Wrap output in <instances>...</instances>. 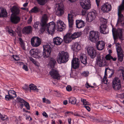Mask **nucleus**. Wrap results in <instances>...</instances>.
Wrapping results in <instances>:
<instances>
[{
	"label": "nucleus",
	"mask_w": 124,
	"mask_h": 124,
	"mask_svg": "<svg viewBox=\"0 0 124 124\" xmlns=\"http://www.w3.org/2000/svg\"><path fill=\"white\" fill-rule=\"evenodd\" d=\"M71 34L70 33H67L64 36L63 40L66 43H68L70 42L73 40L71 37Z\"/></svg>",
	"instance_id": "nucleus-25"
},
{
	"label": "nucleus",
	"mask_w": 124,
	"mask_h": 124,
	"mask_svg": "<svg viewBox=\"0 0 124 124\" xmlns=\"http://www.w3.org/2000/svg\"><path fill=\"white\" fill-rule=\"evenodd\" d=\"M62 42V39L59 37H56L54 38L53 39V42L54 44L57 45H60Z\"/></svg>",
	"instance_id": "nucleus-28"
},
{
	"label": "nucleus",
	"mask_w": 124,
	"mask_h": 124,
	"mask_svg": "<svg viewBox=\"0 0 124 124\" xmlns=\"http://www.w3.org/2000/svg\"><path fill=\"white\" fill-rule=\"evenodd\" d=\"M63 3L61 2L56 4V7H57L56 12L57 15L58 16H60L63 14Z\"/></svg>",
	"instance_id": "nucleus-16"
},
{
	"label": "nucleus",
	"mask_w": 124,
	"mask_h": 124,
	"mask_svg": "<svg viewBox=\"0 0 124 124\" xmlns=\"http://www.w3.org/2000/svg\"><path fill=\"white\" fill-rule=\"evenodd\" d=\"M80 59L81 62L84 64H86L87 62V58L86 55L84 54H80Z\"/></svg>",
	"instance_id": "nucleus-29"
},
{
	"label": "nucleus",
	"mask_w": 124,
	"mask_h": 124,
	"mask_svg": "<svg viewBox=\"0 0 124 124\" xmlns=\"http://www.w3.org/2000/svg\"><path fill=\"white\" fill-rule=\"evenodd\" d=\"M23 68L26 71H28V69L27 66L25 65H23Z\"/></svg>",
	"instance_id": "nucleus-57"
},
{
	"label": "nucleus",
	"mask_w": 124,
	"mask_h": 124,
	"mask_svg": "<svg viewBox=\"0 0 124 124\" xmlns=\"http://www.w3.org/2000/svg\"><path fill=\"white\" fill-rule=\"evenodd\" d=\"M24 102V106H25L27 109L28 110H30V107L29 103L26 101H25Z\"/></svg>",
	"instance_id": "nucleus-46"
},
{
	"label": "nucleus",
	"mask_w": 124,
	"mask_h": 124,
	"mask_svg": "<svg viewBox=\"0 0 124 124\" xmlns=\"http://www.w3.org/2000/svg\"><path fill=\"white\" fill-rule=\"evenodd\" d=\"M13 98L11 96L9 95L8 94V95H6L5 97V99L7 100H10Z\"/></svg>",
	"instance_id": "nucleus-48"
},
{
	"label": "nucleus",
	"mask_w": 124,
	"mask_h": 124,
	"mask_svg": "<svg viewBox=\"0 0 124 124\" xmlns=\"http://www.w3.org/2000/svg\"><path fill=\"white\" fill-rule=\"evenodd\" d=\"M32 30L31 27L30 26H28L24 27L22 32L24 34H28Z\"/></svg>",
	"instance_id": "nucleus-30"
},
{
	"label": "nucleus",
	"mask_w": 124,
	"mask_h": 124,
	"mask_svg": "<svg viewBox=\"0 0 124 124\" xmlns=\"http://www.w3.org/2000/svg\"><path fill=\"white\" fill-rule=\"evenodd\" d=\"M39 24V22H36L34 23L33 25V26L34 27L35 29L37 28Z\"/></svg>",
	"instance_id": "nucleus-53"
},
{
	"label": "nucleus",
	"mask_w": 124,
	"mask_h": 124,
	"mask_svg": "<svg viewBox=\"0 0 124 124\" xmlns=\"http://www.w3.org/2000/svg\"><path fill=\"white\" fill-rule=\"evenodd\" d=\"M8 93L13 98L16 97V95L15 92L13 90H10L8 91Z\"/></svg>",
	"instance_id": "nucleus-36"
},
{
	"label": "nucleus",
	"mask_w": 124,
	"mask_h": 124,
	"mask_svg": "<svg viewBox=\"0 0 124 124\" xmlns=\"http://www.w3.org/2000/svg\"><path fill=\"white\" fill-rule=\"evenodd\" d=\"M85 86L87 88H88L90 87H91V88H93L94 87L93 86H90L87 83H86V84L85 85Z\"/></svg>",
	"instance_id": "nucleus-62"
},
{
	"label": "nucleus",
	"mask_w": 124,
	"mask_h": 124,
	"mask_svg": "<svg viewBox=\"0 0 124 124\" xmlns=\"http://www.w3.org/2000/svg\"><path fill=\"white\" fill-rule=\"evenodd\" d=\"M55 24L53 22H50L46 24L44 28H41L40 29V31L41 33L45 31H46L49 34H52L55 30Z\"/></svg>",
	"instance_id": "nucleus-4"
},
{
	"label": "nucleus",
	"mask_w": 124,
	"mask_h": 124,
	"mask_svg": "<svg viewBox=\"0 0 124 124\" xmlns=\"http://www.w3.org/2000/svg\"><path fill=\"white\" fill-rule=\"evenodd\" d=\"M81 101L82 102L83 105H90V103L85 99L82 98L81 99Z\"/></svg>",
	"instance_id": "nucleus-44"
},
{
	"label": "nucleus",
	"mask_w": 124,
	"mask_h": 124,
	"mask_svg": "<svg viewBox=\"0 0 124 124\" xmlns=\"http://www.w3.org/2000/svg\"><path fill=\"white\" fill-rule=\"evenodd\" d=\"M1 12L0 13V17H4L7 16V13L5 9L1 7Z\"/></svg>",
	"instance_id": "nucleus-33"
},
{
	"label": "nucleus",
	"mask_w": 124,
	"mask_h": 124,
	"mask_svg": "<svg viewBox=\"0 0 124 124\" xmlns=\"http://www.w3.org/2000/svg\"><path fill=\"white\" fill-rule=\"evenodd\" d=\"M56 63V62L54 58H51L48 65L51 68H53L54 67Z\"/></svg>",
	"instance_id": "nucleus-32"
},
{
	"label": "nucleus",
	"mask_w": 124,
	"mask_h": 124,
	"mask_svg": "<svg viewBox=\"0 0 124 124\" xmlns=\"http://www.w3.org/2000/svg\"><path fill=\"white\" fill-rule=\"evenodd\" d=\"M84 107H85L88 111H90V108L88 106H84Z\"/></svg>",
	"instance_id": "nucleus-61"
},
{
	"label": "nucleus",
	"mask_w": 124,
	"mask_h": 124,
	"mask_svg": "<svg viewBox=\"0 0 124 124\" xmlns=\"http://www.w3.org/2000/svg\"><path fill=\"white\" fill-rule=\"evenodd\" d=\"M104 57H101L99 55H98L96 60V63L100 67H102L106 64V61L103 60Z\"/></svg>",
	"instance_id": "nucleus-17"
},
{
	"label": "nucleus",
	"mask_w": 124,
	"mask_h": 124,
	"mask_svg": "<svg viewBox=\"0 0 124 124\" xmlns=\"http://www.w3.org/2000/svg\"><path fill=\"white\" fill-rule=\"evenodd\" d=\"M118 18L117 24L124 25V18L121 14L122 12L124 10V0H123L122 4L118 6Z\"/></svg>",
	"instance_id": "nucleus-2"
},
{
	"label": "nucleus",
	"mask_w": 124,
	"mask_h": 124,
	"mask_svg": "<svg viewBox=\"0 0 124 124\" xmlns=\"http://www.w3.org/2000/svg\"><path fill=\"white\" fill-rule=\"evenodd\" d=\"M11 10L12 13L10 18L11 21L13 23H17L20 20V17L16 15L19 13V9L17 7L14 6L11 8Z\"/></svg>",
	"instance_id": "nucleus-1"
},
{
	"label": "nucleus",
	"mask_w": 124,
	"mask_h": 124,
	"mask_svg": "<svg viewBox=\"0 0 124 124\" xmlns=\"http://www.w3.org/2000/svg\"><path fill=\"white\" fill-rule=\"evenodd\" d=\"M23 88L24 90H26L28 89V86L26 84H25L23 87Z\"/></svg>",
	"instance_id": "nucleus-59"
},
{
	"label": "nucleus",
	"mask_w": 124,
	"mask_h": 124,
	"mask_svg": "<svg viewBox=\"0 0 124 124\" xmlns=\"http://www.w3.org/2000/svg\"><path fill=\"white\" fill-rule=\"evenodd\" d=\"M105 43L103 41H98L96 43L97 49L99 50H103L105 47Z\"/></svg>",
	"instance_id": "nucleus-27"
},
{
	"label": "nucleus",
	"mask_w": 124,
	"mask_h": 124,
	"mask_svg": "<svg viewBox=\"0 0 124 124\" xmlns=\"http://www.w3.org/2000/svg\"><path fill=\"white\" fill-rule=\"evenodd\" d=\"M30 53L32 56L36 58L39 59L42 56L41 51L37 49H32L30 50Z\"/></svg>",
	"instance_id": "nucleus-10"
},
{
	"label": "nucleus",
	"mask_w": 124,
	"mask_h": 124,
	"mask_svg": "<svg viewBox=\"0 0 124 124\" xmlns=\"http://www.w3.org/2000/svg\"><path fill=\"white\" fill-rule=\"evenodd\" d=\"M87 51L88 54L92 59L96 56L97 53L94 47L91 46H88L87 48Z\"/></svg>",
	"instance_id": "nucleus-13"
},
{
	"label": "nucleus",
	"mask_w": 124,
	"mask_h": 124,
	"mask_svg": "<svg viewBox=\"0 0 124 124\" xmlns=\"http://www.w3.org/2000/svg\"><path fill=\"white\" fill-rule=\"evenodd\" d=\"M112 86L113 89L115 90H119L121 86V82L119 78L115 77L113 80Z\"/></svg>",
	"instance_id": "nucleus-9"
},
{
	"label": "nucleus",
	"mask_w": 124,
	"mask_h": 124,
	"mask_svg": "<svg viewBox=\"0 0 124 124\" xmlns=\"http://www.w3.org/2000/svg\"><path fill=\"white\" fill-rule=\"evenodd\" d=\"M100 32L104 34H107L108 33L109 30L106 24H101L100 26Z\"/></svg>",
	"instance_id": "nucleus-24"
},
{
	"label": "nucleus",
	"mask_w": 124,
	"mask_h": 124,
	"mask_svg": "<svg viewBox=\"0 0 124 124\" xmlns=\"http://www.w3.org/2000/svg\"><path fill=\"white\" fill-rule=\"evenodd\" d=\"M17 100L18 102L21 103H23L25 101L23 99L19 97H18L17 98Z\"/></svg>",
	"instance_id": "nucleus-50"
},
{
	"label": "nucleus",
	"mask_w": 124,
	"mask_h": 124,
	"mask_svg": "<svg viewBox=\"0 0 124 124\" xmlns=\"http://www.w3.org/2000/svg\"><path fill=\"white\" fill-rule=\"evenodd\" d=\"M80 4L83 9L88 10L91 8V4L90 0H80Z\"/></svg>",
	"instance_id": "nucleus-11"
},
{
	"label": "nucleus",
	"mask_w": 124,
	"mask_h": 124,
	"mask_svg": "<svg viewBox=\"0 0 124 124\" xmlns=\"http://www.w3.org/2000/svg\"><path fill=\"white\" fill-rule=\"evenodd\" d=\"M8 32L9 34L12 36H14V32L12 30H10L8 31Z\"/></svg>",
	"instance_id": "nucleus-55"
},
{
	"label": "nucleus",
	"mask_w": 124,
	"mask_h": 124,
	"mask_svg": "<svg viewBox=\"0 0 124 124\" xmlns=\"http://www.w3.org/2000/svg\"><path fill=\"white\" fill-rule=\"evenodd\" d=\"M71 113V112H66L65 113V115L66 116H68L70 115V114Z\"/></svg>",
	"instance_id": "nucleus-64"
},
{
	"label": "nucleus",
	"mask_w": 124,
	"mask_h": 124,
	"mask_svg": "<svg viewBox=\"0 0 124 124\" xmlns=\"http://www.w3.org/2000/svg\"><path fill=\"white\" fill-rule=\"evenodd\" d=\"M30 60L36 66L39 67V64L38 62H36L32 58H30Z\"/></svg>",
	"instance_id": "nucleus-43"
},
{
	"label": "nucleus",
	"mask_w": 124,
	"mask_h": 124,
	"mask_svg": "<svg viewBox=\"0 0 124 124\" xmlns=\"http://www.w3.org/2000/svg\"><path fill=\"white\" fill-rule=\"evenodd\" d=\"M99 33L97 31H91L90 32L89 34V38L91 41L95 42L99 39Z\"/></svg>",
	"instance_id": "nucleus-6"
},
{
	"label": "nucleus",
	"mask_w": 124,
	"mask_h": 124,
	"mask_svg": "<svg viewBox=\"0 0 124 124\" xmlns=\"http://www.w3.org/2000/svg\"><path fill=\"white\" fill-rule=\"evenodd\" d=\"M81 14L82 15H85L86 14V12L85 10H82L81 11Z\"/></svg>",
	"instance_id": "nucleus-63"
},
{
	"label": "nucleus",
	"mask_w": 124,
	"mask_h": 124,
	"mask_svg": "<svg viewBox=\"0 0 124 124\" xmlns=\"http://www.w3.org/2000/svg\"><path fill=\"white\" fill-rule=\"evenodd\" d=\"M32 20V17L31 16L30 17L28 21V24H30Z\"/></svg>",
	"instance_id": "nucleus-58"
},
{
	"label": "nucleus",
	"mask_w": 124,
	"mask_h": 124,
	"mask_svg": "<svg viewBox=\"0 0 124 124\" xmlns=\"http://www.w3.org/2000/svg\"><path fill=\"white\" fill-rule=\"evenodd\" d=\"M69 57V55L68 52L61 51L58 54L57 62L60 64L66 62L68 60Z\"/></svg>",
	"instance_id": "nucleus-3"
},
{
	"label": "nucleus",
	"mask_w": 124,
	"mask_h": 124,
	"mask_svg": "<svg viewBox=\"0 0 124 124\" xmlns=\"http://www.w3.org/2000/svg\"><path fill=\"white\" fill-rule=\"evenodd\" d=\"M111 56L109 54H108L105 57V58L106 60H110L111 58Z\"/></svg>",
	"instance_id": "nucleus-51"
},
{
	"label": "nucleus",
	"mask_w": 124,
	"mask_h": 124,
	"mask_svg": "<svg viewBox=\"0 0 124 124\" xmlns=\"http://www.w3.org/2000/svg\"><path fill=\"white\" fill-rule=\"evenodd\" d=\"M124 30L123 29L118 28L116 30L112 27V32L113 36L114 41L118 37L120 39H123V36L122 33Z\"/></svg>",
	"instance_id": "nucleus-5"
},
{
	"label": "nucleus",
	"mask_w": 124,
	"mask_h": 124,
	"mask_svg": "<svg viewBox=\"0 0 124 124\" xmlns=\"http://www.w3.org/2000/svg\"><path fill=\"white\" fill-rule=\"evenodd\" d=\"M80 62L78 58H73L71 61V67L74 69L78 68Z\"/></svg>",
	"instance_id": "nucleus-21"
},
{
	"label": "nucleus",
	"mask_w": 124,
	"mask_h": 124,
	"mask_svg": "<svg viewBox=\"0 0 124 124\" xmlns=\"http://www.w3.org/2000/svg\"><path fill=\"white\" fill-rule=\"evenodd\" d=\"M43 57L44 58L48 57L51 54L52 48L48 44H46L43 46Z\"/></svg>",
	"instance_id": "nucleus-7"
},
{
	"label": "nucleus",
	"mask_w": 124,
	"mask_h": 124,
	"mask_svg": "<svg viewBox=\"0 0 124 124\" xmlns=\"http://www.w3.org/2000/svg\"><path fill=\"white\" fill-rule=\"evenodd\" d=\"M82 34V32L81 31L75 32L72 35H71V37L72 39H74L79 37Z\"/></svg>",
	"instance_id": "nucleus-34"
},
{
	"label": "nucleus",
	"mask_w": 124,
	"mask_h": 124,
	"mask_svg": "<svg viewBox=\"0 0 124 124\" xmlns=\"http://www.w3.org/2000/svg\"><path fill=\"white\" fill-rule=\"evenodd\" d=\"M50 75L53 78L59 79L60 78V76L59 73L58 71L52 69L49 72Z\"/></svg>",
	"instance_id": "nucleus-20"
},
{
	"label": "nucleus",
	"mask_w": 124,
	"mask_h": 124,
	"mask_svg": "<svg viewBox=\"0 0 124 124\" xmlns=\"http://www.w3.org/2000/svg\"><path fill=\"white\" fill-rule=\"evenodd\" d=\"M116 50L117 53L118 60L120 62H122L123 60V51L120 45L118 43L116 44Z\"/></svg>",
	"instance_id": "nucleus-8"
},
{
	"label": "nucleus",
	"mask_w": 124,
	"mask_h": 124,
	"mask_svg": "<svg viewBox=\"0 0 124 124\" xmlns=\"http://www.w3.org/2000/svg\"><path fill=\"white\" fill-rule=\"evenodd\" d=\"M0 118L3 120H6L7 118V116L5 115H3L0 113Z\"/></svg>",
	"instance_id": "nucleus-47"
},
{
	"label": "nucleus",
	"mask_w": 124,
	"mask_h": 124,
	"mask_svg": "<svg viewBox=\"0 0 124 124\" xmlns=\"http://www.w3.org/2000/svg\"><path fill=\"white\" fill-rule=\"evenodd\" d=\"M118 70L121 72L123 78L124 79V68L122 67H120L119 68Z\"/></svg>",
	"instance_id": "nucleus-41"
},
{
	"label": "nucleus",
	"mask_w": 124,
	"mask_h": 124,
	"mask_svg": "<svg viewBox=\"0 0 124 124\" xmlns=\"http://www.w3.org/2000/svg\"><path fill=\"white\" fill-rule=\"evenodd\" d=\"M41 42L40 39L37 37H33L31 40V45L34 47H37L39 46L41 44Z\"/></svg>",
	"instance_id": "nucleus-15"
},
{
	"label": "nucleus",
	"mask_w": 124,
	"mask_h": 124,
	"mask_svg": "<svg viewBox=\"0 0 124 124\" xmlns=\"http://www.w3.org/2000/svg\"><path fill=\"white\" fill-rule=\"evenodd\" d=\"M39 11V8L37 7L36 6L32 8L30 11L29 13H37Z\"/></svg>",
	"instance_id": "nucleus-38"
},
{
	"label": "nucleus",
	"mask_w": 124,
	"mask_h": 124,
	"mask_svg": "<svg viewBox=\"0 0 124 124\" xmlns=\"http://www.w3.org/2000/svg\"><path fill=\"white\" fill-rule=\"evenodd\" d=\"M19 43L21 47L23 50H25L26 49L25 44L24 41L21 38H19Z\"/></svg>",
	"instance_id": "nucleus-35"
},
{
	"label": "nucleus",
	"mask_w": 124,
	"mask_h": 124,
	"mask_svg": "<svg viewBox=\"0 0 124 124\" xmlns=\"http://www.w3.org/2000/svg\"><path fill=\"white\" fill-rule=\"evenodd\" d=\"M42 101L43 102L47 104H49L51 103L50 101L49 100L45 98H43Z\"/></svg>",
	"instance_id": "nucleus-45"
},
{
	"label": "nucleus",
	"mask_w": 124,
	"mask_h": 124,
	"mask_svg": "<svg viewBox=\"0 0 124 124\" xmlns=\"http://www.w3.org/2000/svg\"><path fill=\"white\" fill-rule=\"evenodd\" d=\"M48 19L47 16L46 14L44 15L41 19L40 25L41 28H44V27L46 25Z\"/></svg>",
	"instance_id": "nucleus-22"
},
{
	"label": "nucleus",
	"mask_w": 124,
	"mask_h": 124,
	"mask_svg": "<svg viewBox=\"0 0 124 124\" xmlns=\"http://www.w3.org/2000/svg\"><path fill=\"white\" fill-rule=\"evenodd\" d=\"M89 72L88 71L83 72L81 74V75L83 76L86 77L87 76L89 75Z\"/></svg>",
	"instance_id": "nucleus-49"
},
{
	"label": "nucleus",
	"mask_w": 124,
	"mask_h": 124,
	"mask_svg": "<svg viewBox=\"0 0 124 124\" xmlns=\"http://www.w3.org/2000/svg\"><path fill=\"white\" fill-rule=\"evenodd\" d=\"M76 98L74 97H71L69 99V101L71 104H75L76 102Z\"/></svg>",
	"instance_id": "nucleus-37"
},
{
	"label": "nucleus",
	"mask_w": 124,
	"mask_h": 124,
	"mask_svg": "<svg viewBox=\"0 0 124 124\" xmlns=\"http://www.w3.org/2000/svg\"><path fill=\"white\" fill-rule=\"evenodd\" d=\"M76 26L77 28L79 29L84 27L85 23L84 22L81 20H76Z\"/></svg>",
	"instance_id": "nucleus-26"
},
{
	"label": "nucleus",
	"mask_w": 124,
	"mask_h": 124,
	"mask_svg": "<svg viewBox=\"0 0 124 124\" xmlns=\"http://www.w3.org/2000/svg\"><path fill=\"white\" fill-rule=\"evenodd\" d=\"M42 115L43 116H45V117L47 118L48 117L47 114L45 111L43 112Z\"/></svg>",
	"instance_id": "nucleus-60"
},
{
	"label": "nucleus",
	"mask_w": 124,
	"mask_h": 124,
	"mask_svg": "<svg viewBox=\"0 0 124 124\" xmlns=\"http://www.w3.org/2000/svg\"><path fill=\"white\" fill-rule=\"evenodd\" d=\"M29 88L31 90L34 91L35 92H38L39 90L40 89H39V88H40V86H39L38 89L37 88L36 86L33 84H31L29 85Z\"/></svg>",
	"instance_id": "nucleus-31"
},
{
	"label": "nucleus",
	"mask_w": 124,
	"mask_h": 124,
	"mask_svg": "<svg viewBox=\"0 0 124 124\" xmlns=\"http://www.w3.org/2000/svg\"><path fill=\"white\" fill-rule=\"evenodd\" d=\"M76 13L75 11H71L70 13L68 15V20L69 27L71 28L72 27L74 23V20L73 19V16L76 14Z\"/></svg>",
	"instance_id": "nucleus-14"
},
{
	"label": "nucleus",
	"mask_w": 124,
	"mask_h": 124,
	"mask_svg": "<svg viewBox=\"0 0 124 124\" xmlns=\"http://www.w3.org/2000/svg\"><path fill=\"white\" fill-rule=\"evenodd\" d=\"M111 5L107 3L101 6V9L103 13H107L111 11Z\"/></svg>",
	"instance_id": "nucleus-19"
},
{
	"label": "nucleus",
	"mask_w": 124,
	"mask_h": 124,
	"mask_svg": "<svg viewBox=\"0 0 124 124\" xmlns=\"http://www.w3.org/2000/svg\"><path fill=\"white\" fill-rule=\"evenodd\" d=\"M96 15V13L95 11L89 12L86 18V21L91 22L95 19Z\"/></svg>",
	"instance_id": "nucleus-18"
},
{
	"label": "nucleus",
	"mask_w": 124,
	"mask_h": 124,
	"mask_svg": "<svg viewBox=\"0 0 124 124\" xmlns=\"http://www.w3.org/2000/svg\"><path fill=\"white\" fill-rule=\"evenodd\" d=\"M12 57L14 60L15 61H17L20 59V58L17 55H13Z\"/></svg>",
	"instance_id": "nucleus-52"
},
{
	"label": "nucleus",
	"mask_w": 124,
	"mask_h": 124,
	"mask_svg": "<svg viewBox=\"0 0 124 124\" xmlns=\"http://www.w3.org/2000/svg\"><path fill=\"white\" fill-rule=\"evenodd\" d=\"M37 1L39 4L43 5L47 2L48 0H37Z\"/></svg>",
	"instance_id": "nucleus-40"
},
{
	"label": "nucleus",
	"mask_w": 124,
	"mask_h": 124,
	"mask_svg": "<svg viewBox=\"0 0 124 124\" xmlns=\"http://www.w3.org/2000/svg\"><path fill=\"white\" fill-rule=\"evenodd\" d=\"M102 83L104 84H107L108 83V80L107 79V75L105 74L102 80Z\"/></svg>",
	"instance_id": "nucleus-39"
},
{
	"label": "nucleus",
	"mask_w": 124,
	"mask_h": 124,
	"mask_svg": "<svg viewBox=\"0 0 124 124\" xmlns=\"http://www.w3.org/2000/svg\"><path fill=\"white\" fill-rule=\"evenodd\" d=\"M118 97L121 98H124V93L119 94L118 95Z\"/></svg>",
	"instance_id": "nucleus-56"
},
{
	"label": "nucleus",
	"mask_w": 124,
	"mask_h": 124,
	"mask_svg": "<svg viewBox=\"0 0 124 124\" xmlns=\"http://www.w3.org/2000/svg\"><path fill=\"white\" fill-rule=\"evenodd\" d=\"M56 26L57 31H61L66 28V25L62 20H58L56 22Z\"/></svg>",
	"instance_id": "nucleus-12"
},
{
	"label": "nucleus",
	"mask_w": 124,
	"mask_h": 124,
	"mask_svg": "<svg viewBox=\"0 0 124 124\" xmlns=\"http://www.w3.org/2000/svg\"><path fill=\"white\" fill-rule=\"evenodd\" d=\"M67 90L68 91H70L72 90L71 86L70 85H68L66 87Z\"/></svg>",
	"instance_id": "nucleus-54"
},
{
	"label": "nucleus",
	"mask_w": 124,
	"mask_h": 124,
	"mask_svg": "<svg viewBox=\"0 0 124 124\" xmlns=\"http://www.w3.org/2000/svg\"><path fill=\"white\" fill-rule=\"evenodd\" d=\"M81 48L80 45L78 43H74L71 46V48L74 52H77L80 50Z\"/></svg>",
	"instance_id": "nucleus-23"
},
{
	"label": "nucleus",
	"mask_w": 124,
	"mask_h": 124,
	"mask_svg": "<svg viewBox=\"0 0 124 124\" xmlns=\"http://www.w3.org/2000/svg\"><path fill=\"white\" fill-rule=\"evenodd\" d=\"M101 24H106L107 23V20L103 18H101L100 19Z\"/></svg>",
	"instance_id": "nucleus-42"
}]
</instances>
